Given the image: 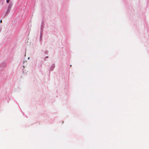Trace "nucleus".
I'll list each match as a JSON object with an SVG mask.
<instances>
[{"label":"nucleus","mask_w":149,"mask_h":149,"mask_svg":"<svg viewBox=\"0 0 149 149\" xmlns=\"http://www.w3.org/2000/svg\"><path fill=\"white\" fill-rule=\"evenodd\" d=\"M2 22V20H0V22L1 23Z\"/></svg>","instance_id":"nucleus-2"},{"label":"nucleus","mask_w":149,"mask_h":149,"mask_svg":"<svg viewBox=\"0 0 149 149\" xmlns=\"http://www.w3.org/2000/svg\"><path fill=\"white\" fill-rule=\"evenodd\" d=\"M10 0H6V2L7 3H8L10 1Z\"/></svg>","instance_id":"nucleus-1"}]
</instances>
